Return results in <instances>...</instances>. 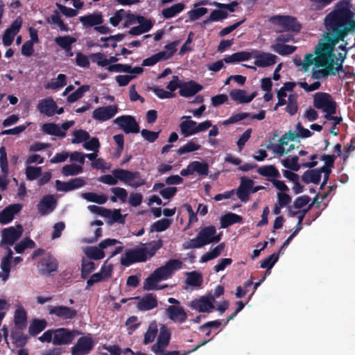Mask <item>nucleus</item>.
Wrapping results in <instances>:
<instances>
[{"instance_id":"58","label":"nucleus","mask_w":355,"mask_h":355,"mask_svg":"<svg viewBox=\"0 0 355 355\" xmlns=\"http://www.w3.org/2000/svg\"><path fill=\"white\" fill-rule=\"evenodd\" d=\"M26 175L28 180H36L42 175V169L40 167L28 166L26 169Z\"/></svg>"},{"instance_id":"14","label":"nucleus","mask_w":355,"mask_h":355,"mask_svg":"<svg viewBox=\"0 0 355 355\" xmlns=\"http://www.w3.org/2000/svg\"><path fill=\"white\" fill-rule=\"evenodd\" d=\"M214 297L201 296L190 302V307L200 313H211L215 308Z\"/></svg>"},{"instance_id":"52","label":"nucleus","mask_w":355,"mask_h":355,"mask_svg":"<svg viewBox=\"0 0 355 355\" xmlns=\"http://www.w3.org/2000/svg\"><path fill=\"white\" fill-rule=\"evenodd\" d=\"M11 261L2 259L0 267L1 269V272H0V278L5 282L8 280L10 272V268H11Z\"/></svg>"},{"instance_id":"4","label":"nucleus","mask_w":355,"mask_h":355,"mask_svg":"<svg viewBox=\"0 0 355 355\" xmlns=\"http://www.w3.org/2000/svg\"><path fill=\"white\" fill-rule=\"evenodd\" d=\"M147 261V248L146 246L139 248L128 250L124 256L121 258L122 266H130L135 263Z\"/></svg>"},{"instance_id":"17","label":"nucleus","mask_w":355,"mask_h":355,"mask_svg":"<svg viewBox=\"0 0 355 355\" xmlns=\"http://www.w3.org/2000/svg\"><path fill=\"white\" fill-rule=\"evenodd\" d=\"M117 112L116 105L103 106L95 109L92 112V117L99 121H105L114 117Z\"/></svg>"},{"instance_id":"26","label":"nucleus","mask_w":355,"mask_h":355,"mask_svg":"<svg viewBox=\"0 0 355 355\" xmlns=\"http://www.w3.org/2000/svg\"><path fill=\"white\" fill-rule=\"evenodd\" d=\"M257 93L253 92L250 95L247 96L246 92L243 89H235L230 92V98L240 103H248L251 102L256 96Z\"/></svg>"},{"instance_id":"35","label":"nucleus","mask_w":355,"mask_h":355,"mask_svg":"<svg viewBox=\"0 0 355 355\" xmlns=\"http://www.w3.org/2000/svg\"><path fill=\"white\" fill-rule=\"evenodd\" d=\"M158 332L157 324L155 321L150 322L148 325L147 331L144 334L143 340L144 345H148L155 340Z\"/></svg>"},{"instance_id":"31","label":"nucleus","mask_w":355,"mask_h":355,"mask_svg":"<svg viewBox=\"0 0 355 355\" xmlns=\"http://www.w3.org/2000/svg\"><path fill=\"white\" fill-rule=\"evenodd\" d=\"M14 322L17 328L24 329L27 325V315L23 307L16 309L14 315Z\"/></svg>"},{"instance_id":"46","label":"nucleus","mask_w":355,"mask_h":355,"mask_svg":"<svg viewBox=\"0 0 355 355\" xmlns=\"http://www.w3.org/2000/svg\"><path fill=\"white\" fill-rule=\"evenodd\" d=\"M35 247V243L29 237H26L15 245V250L17 253L21 254L23 253L26 249H32Z\"/></svg>"},{"instance_id":"13","label":"nucleus","mask_w":355,"mask_h":355,"mask_svg":"<svg viewBox=\"0 0 355 355\" xmlns=\"http://www.w3.org/2000/svg\"><path fill=\"white\" fill-rule=\"evenodd\" d=\"M171 336L170 330L165 325L162 326L159 329L157 342L152 345L151 350L156 354L164 353L165 349L169 344Z\"/></svg>"},{"instance_id":"10","label":"nucleus","mask_w":355,"mask_h":355,"mask_svg":"<svg viewBox=\"0 0 355 355\" xmlns=\"http://www.w3.org/2000/svg\"><path fill=\"white\" fill-rule=\"evenodd\" d=\"M23 229L21 225H17L16 228L14 227L4 228L2 230V239L0 242V246L12 245L20 238Z\"/></svg>"},{"instance_id":"61","label":"nucleus","mask_w":355,"mask_h":355,"mask_svg":"<svg viewBox=\"0 0 355 355\" xmlns=\"http://www.w3.org/2000/svg\"><path fill=\"white\" fill-rule=\"evenodd\" d=\"M207 11V8L203 7L191 10L188 12L190 21L197 20L205 15Z\"/></svg>"},{"instance_id":"55","label":"nucleus","mask_w":355,"mask_h":355,"mask_svg":"<svg viewBox=\"0 0 355 355\" xmlns=\"http://www.w3.org/2000/svg\"><path fill=\"white\" fill-rule=\"evenodd\" d=\"M159 282V281L157 279V277L154 275V272H153L145 279L144 283V289L146 291L157 289V283Z\"/></svg>"},{"instance_id":"48","label":"nucleus","mask_w":355,"mask_h":355,"mask_svg":"<svg viewBox=\"0 0 355 355\" xmlns=\"http://www.w3.org/2000/svg\"><path fill=\"white\" fill-rule=\"evenodd\" d=\"M171 224V220L168 218H162L155 222L150 226V232H163L167 230Z\"/></svg>"},{"instance_id":"15","label":"nucleus","mask_w":355,"mask_h":355,"mask_svg":"<svg viewBox=\"0 0 355 355\" xmlns=\"http://www.w3.org/2000/svg\"><path fill=\"white\" fill-rule=\"evenodd\" d=\"M313 106L316 109L324 111L333 107H337V105L331 94L319 92L313 95Z\"/></svg>"},{"instance_id":"9","label":"nucleus","mask_w":355,"mask_h":355,"mask_svg":"<svg viewBox=\"0 0 355 355\" xmlns=\"http://www.w3.org/2000/svg\"><path fill=\"white\" fill-rule=\"evenodd\" d=\"M37 267L41 275H50L58 270V261L51 254H45L39 261Z\"/></svg>"},{"instance_id":"33","label":"nucleus","mask_w":355,"mask_h":355,"mask_svg":"<svg viewBox=\"0 0 355 355\" xmlns=\"http://www.w3.org/2000/svg\"><path fill=\"white\" fill-rule=\"evenodd\" d=\"M185 8L183 3H178L166 8L162 10V15L164 19H170L180 13Z\"/></svg>"},{"instance_id":"63","label":"nucleus","mask_w":355,"mask_h":355,"mask_svg":"<svg viewBox=\"0 0 355 355\" xmlns=\"http://www.w3.org/2000/svg\"><path fill=\"white\" fill-rule=\"evenodd\" d=\"M126 12L123 9L117 10L114 16L109 19L110 23L114 27L117 26L121 20L125 17Z\"/></svg>"},{"instance_id":"38","label":"nucleus","mask_w":355,"mask_h":355,"mask_svg":"<svg viewBox=\"0 0 355 355\" xmlns=\"http://www.w3.org/2000/svg\"><path fill=\"white\" fill-rule=\"evenodd\" d=\"M191 163L192 173H197L200 176H207L209 173V165L206 162L193 161Z\"/></svg>"},{"instance_id":"22","label":"nucleus","mask_w":355,"mask_h":355,"mask_svg":"<svg viewBox=\"0 0 355 355\" xmlns=\"http://www.w3.org/2000/svg\"><path fill=\"white\" fill-rule=\"evenodd\" d=\"M272 19L277 20L279 24L283 26L288 31L299 32L301 30L302 26L295 17L277 15L273 17Z\"/></svg>"},{"instance_id":"20","label":"nucleus","mask_w":355,"mask_h":355,"mask_svg":"<svg viewBox=\"0 0 355 355\" xmlns=\"http://www.w3.org/2000/svg\"><path fill=\"white\" fill-rule=\"evenodd\" d=\"M57 200L53 195L44 196L37 205L38 212L42 216L48 215L55 208Z\"/></svg>"},{"instance_id":"18","label":"nucleus","mask_w":355,"mask_h":355,"mask_svg":"<svg viewBox=\"0 0 355 355\" xmlns=\"http://www.w3.org/2000/svg\"><path fill=\"white\" fill-rule=\"evenodd\" d=\"M255 58L254 64L259 67H266L273 65L276 63L277 56L270 53L259 52L254 51L252 55Z\"/></svg>"},{"instance_id":"1","label":"nucleus","mask_w":355,"mask_h":355,"mask_svg":"<svg viewBox=\"0 0 355 355\" xmlns=\"http://www.w3.org/2000/svg\"><path fill=\"white\" fill-rule=\"evenodd\" d=\"M354 15L348 7L337 8L327 14L324 20L327 31L325 37L336 42L343 41L350 33L349 19L354 17Z\"/></svg>"},{"instance_id":"44","label":"nucleus","mask_w":355,"mask_h":355,"mask_svg":"<svg viewBox=\"0 0 355 355\" xmlns=\"http://www.w3.org/2000/svg\"><path fill=\"white\" fill-rule=\"evenodd\" d=\"M298 156L295 155L292 157L291 158L287 157L282 160V164L285 168L289 170H291L293 171H298L300 169V168L302 167V165H300L298 163Z\"/></svg>"},{"instance_id":"50","label":"nucleus","mask_w":355,"mask_h":355,"mask_svg":"<svg viewBox=\"0 0 355 355\" xmlns=\"http://www.w3.org/2000/svg\"><path fill=\"white\" fill-rule=\"evenodd\" d=\"M74 138L71 140L72 144H80L85 142L89 139L90 135L88 132L85 130H78L73 132Z\"/></svg>"},{"instance_id":"34","label":"nucleus","mask_w":355,"mask_h":355,"mask_svg":"<svg viewBox=\"0 0 355 355\" xmlns=\"http://www.w3.org/2000/svg\"><path fill=\"white\" fill-rule=\"evenodd\" d=\"M42 130L49 135L57 136L60 137H64L66 136L65 132L62 131L58 125L54 123H44L42 127Z\"/></svg>"},{"instance_id":"49","label":"nucleus","mask_w":355,"mask_h":355,"mask_svg":"<svg viewBox=\"0 0 355 355\" xmlns=\"http://www.w3.org/2000/svg\"><path fill=\"white\" fill-rule=\"evenodd\" d=\"M297 47L295 46L284 44H277L273 46L274 51L281 55H288L292 54Z\"/></svg>"},{"instance_id":"2","label":"nucleus","mask_w":355,"mask_h":355,"mask_svg":"<svg viewBox=\"0 0 355 355\" xmlns=\"http://www.w3.org/2000/svg\"><path fill=\"white\" fill-rule=\"evenodd\" d=\"M338 42H336L331 38H326L320 40L318 44L315 47L314 53L316 57L315 67H328L331 63H335L336 59L334 53L335 46Z\"/></svg>"},{"instance_id":"16","label":"nucleus","mask_w":355,"mask_h":355,"mask_svg":"<svg viewBox=\"0 0 355 355\" xmlns=\"http://www.w3.org/2000/svg\"><path fill=\"white\" fill-rule=\"evenodd\" d=\"M49 313L62 320H71L76 317L78 312L73 308L60 305L49 306Z\"/></svg>"},{"instance_id":"40","label":"nucleus","mask_w":355,"mask_h":355,"mask_svg":"<svg viewBox=\"0 0 355 355\" xmlns=\"http://www.w3.org/2000/svg\"><path fill=\"white\" fill-rule=\"evenodd\" d=\"M202 276L200 273L196 271H192L187 273L186 283L193 287H198L202 284Z\"/></svg>"},{"instance_id":"5","label":"nucleus","mask_w":355,"mask_h":355,"mask_svg":"<svg viewBox=\"0 0 355 355\" xmlns=\"http://www.w3.org/2000/svg\"><path fill=\"white\" fill-rule=\"evenodd\" d=\"M82 333L77 329L70 330L61 327L53 331V343L56 345H69Z\"/></svg>"},{"instance_id":"57","label":"nucleus","mask_w":355,"mask_h":355,"mask_svg":"<svg viewBox=\"0 0 355 355\" xmlns=\"http://www.w3.org/2000/svg\"><path fill=\"white\" fill-rule=\"evenodd\" d=\"M89 58L92 62L96 63L98 66L106 67L108 65L107 57L102 53H92Z\"/></svg>"},{"instance_id":"64","label":"nucleus","mask_w":355,"mask_h":355,"mask_svg":"<svg viewBox=\"0 0 355 355\" xmlns=\"http://www.w3.org/2000/svg\"><path fill=\"white\" fill-rule=\"evenodd\" d=\"M228 13L222 9L214 10L210 14V19L213 21H218L226 19Z\"/></svg>"},{"instance_id":"53","label":"nucleus","mask_w":355,"mask_h":355,"mask_svg":"<svg viewBox=\"0 0 355 355\" xmlns=\"http://www.w3.org/2000/svg\"><path fill=\"white\" fill-rule=\"evenodd\" d=\"M200 148V146L194 143L193 141H190L185 145L181 146L178 150L177 153L180 155L191 153L198 150Z\"/></svg>"},{"instance_id":"24","label":"nucleus","mask_w":355,"mask_h":355,"mask_svg":"<svg viewBox=\"0 0 355 355\" xmlns=\"http://www.w3.org/2000/svg\"><path fill=\"white\" fill-rule=\"evenodd\" d=\"M202 89V86L195 81L184 83L180 86L179 94L183 97H191Z\"/></svg>"},{"instance_id":"32","label":"nucleus","mask_w":355,"mask_h":355,"mask_svg":"<svg viewBox=\"0 0 355 355\" xmlns=\"http://www.w3.org/2000/svg\"><path fill=\"white\" fill-rule=\"evenodd\" d=\"M251 57L252 53L248 51H239L226 56L223 60L227 64H231L237 62L247 61L250 60Z\"/></svg>"},{"instance_id":"62","label":"nucleus","mask_w":355,"mask_h":355,"mask_svg":"<svg viewBox=\"0 0 355 355\" xmlns=\"http://www.w3.org/2000/svg\"><path fill=\"white\" fill-rule=\"evenodd\" d=\"M76 64L80 67L84 69L89 68V60L87 56L82 53L81 52L76 53Z\"/></svg>"},{"instance_id":"25","label":"nucleus","mask_w":355,"mask_h":355,"mask_svg":"<svg viewBox=\"0 0 355 355\" xmlns=\"http://www.w3.org/2000/svg\"><path fill=\"white\" fill-rule=\"evenodd\" d=\"M79 21L83 24V26L90 28L103 24V19L101 12H96L80 17Z\"/></svg>"},{"instance_id":"30","label":"nucleus","mask_w":355,"mask_h":355,"mask_svg":"<svg viewBox=\"0 0 355 355\" xmlns=\"http://www.w3.org/2000/svg\"><path fill=\"white\" fill-rule=\"evenodd\" d=\"M243 222V217L234 213H227L220 218L221 228H227L232 225Z\"/></svg>"},{"instance_id":"12","label":"nucleus","mask_w":355,"mask_h":355,"mask_svg":"<svg viewBox=\"0 0 355 355\" xmlns=\"http://www.w3.org/2000/svg\"><path fill=\"white\" fill-rule=\"evenodd\" d=\"M114 122L126 134L139 132V125L132 116L122 115L115 119Z\"/></svg>"},{"instance_id":"54","label":"nucleus","mask_w":355,"mask_h":355,"mask_svg":"<svg viewBox=\"0 0 355 355\" xmlns=\"http://www.w3.org/2000/svg\"><path fill=\"white\" fill-rule=\"evenodd\" d=\"M148 245V247H146L147 248V259L155 255L156 252L162 247L163 243L161 239H158L149 243Z\"/></svg>"},{"instance_id":"6","label":"nucleus","mask_w":355,"mask_h":355,"mask_svg":"<svg viewBox=\"0 0 355 355\" xmlns=\"http://www.w3.org/2000/svg\"><path fill=\"white\" fill-rule=\"evenodd\" d=\"M112 173L113 175L117 178V180H119L125 183H128L130 181L138 179L137 181L131 184V186L134 188L141 187L145 184V180L141 178L139 171H130L122 168H116L114 169Z\"/></svg>"},{"instance_id":"29","label":"nucleus","mask_w":355,"mask_h":355,"mask_svg":"<svg viewBox=\"0 0 355 355\" xmlns=\"http://www.w3.org/2000/svg\"><path fill=\"white\" fill-rule=\"evenodd\" d=\"M321 180L320 168L306 171L302 175V181L305 184H319Z\"/></svg>"},{"instance_id":"23","label":"nucleus","mask_w":355,"mask_h":355,"mask_svg":"<svg viewBox=\"0 0 355 355\" xmlns=\"http://www.w3.org/2000/svg\"><path fill=\"white\" fill-rule=\"evenodd\" d=\"M37 108L41 114L52 116L55 114L58 105L52 98H46L39 102Z\"/></svg>"},{"instance_id":"47","label":"nucleus","mask_w":355,"mask_h":355,"mask_svg":"<svg viewBox=\"0 0 355 355\" xmlns=\"http://www.w3.org/2000/svg\"><path fill=\"white\" fill-rule=\"evenodd\" d=\"M83 172V167L75 164H67L62 167V173L64 176L76 175Z\"/></svg>"},{"instance_id":"59","label":"nucleus","mask_w":355,"mask_h":355,"mask_svg":"<svg viewBox=\"0 0 355 355\" xmlns=\"http://www.w3.org/2000/svg\"><path fill=\"white\" fill-rule=\"evenodd\" d=\"M0 167L3 174L7 175L8 173V165L6 148L4 146H1L0 148Z\"/></svg>"},{"instance_id":"36","label":"nucleus","mask_w":355,"mask_h":355,"mask_svg":"<svg viewBox=\"0 0 355 355\" xmlns=\"http://www.w3.org/2000/svg\"><path fill=\"white\" fill-rule=\"evenodd\" d=\"M47 325V322L44 319H34L31 323L28 332L31 336H36L42 331Z\"/></svg>"},{"instance_id":"27","label":"nucleus","mask_w":355,"mask_h":355,"mask_svg":"<svg viewBox=\"0 0 355 355\" xmlns=\"http://www.w3.org/2000/svg\"><path fill=\"white\" fill-rule=\"evenodd\" d=\"M157 306V299L152 293L146 294L137 304V308L141 311H149Z\"/></svg>"},{"instance_id":"19","label":"nucleus","mask_w":355,"mask_h":355,"mask_svg":"<svg viewBox=\"0 0 355 355\" xmlns=\"http://www.w3.org/2000/svg\"><path fill=\"white\" fill-rule=\"evenodd\" d=\"M22 209V205L19 203L11 204L6 207L0 212V223L6 225L10 223L14 216L19 213Z\"/></svg>"},{"instance_id":"41","label":"nucleus","mask_w":355,"mask_h":355,"mask_svg":"<svg viewBox=\"0 0 355 355\" xmlns=\"http://www.w3.org/2000/svg\"><path fill=\"white\" fill-rule=\"evenodd\" d=\"M76 42V39L70 35L58 36L55 38V42L62 49H69L72 46V44Z\"/></svg>"},{"instance_id":"3","label":"nucleus","mask_w":355,"mask_h":355,"mask_svg":"<svg viewBox=\"0 0 355 355\" xmlns=\"http://www.w3.org/2000/svg\"><path fill=\"white\" fill-rule=\"evenodd\" d=\"M221 236L222 233L217 234L214 225L205 226L200 228L195 238L184 243V248H200L210 243H217L221 240Z\"/></svg>"},{"instance_id":"37","label":"nucleus","mask_w":355,"mask_h":355,"mask_svg":"<svg viewBox=\"0 0 355 355\" xmlns=\"http://www.w3.org/2000/svg\"><path fill=\"white\" fill-rule=\"evenodd\" d=\"M257 171L262 176L273 178V179L279 178L281 176L279 171L273 165L261 166L258 168Z\"/></svg>"},{"instance_id":"11","label":"nucleus","mask_w":355,"mask_h":355,"mask_svg":"<svg viewBox=\"0 0 355 355\" xmlns=\"http://www.w3.org/2000/svg\"><path fill=\"white\" fill-rule=\"evenodd\" d=\"M95 343L90 336H82L71 347V355H87L93 349Z\"/></svg>"},{"instance_id":"39","label":"nucleus","mask_w":355,"mask_h":355,"mask_svg":"<svg viewBox=\"0 0 355 355\" xmlns=\"http://www.w3.org/2000/svg\"><path fill=\"white\" fill-rule=\"evenodd\" d=\"M46 21L49 24L58 25L62 31H69L68 26L62 20L61 16L58 10H55L53 14L46 19Z\"/></svg>"},{"instance_id":"45","label":"nucleus","mask_w":355,"mask_h":355,"mask_svg":"<svg viewBox=\"0 0 355 355\" xmlns=\"http://www.w3.org/2000/svg\"><path fill=\"white\" fill-rule=\"evenodd\" d=\"M96 269L95 263L92 261H87L85 259L82 260L81 264V278L87 279V277Z\"/></svg>"},{"instance_id":"28","label":"nucleus","mask_w":355,"mask_h":355,"mask_svg":"<svg viewBox=\"0 0 355 355\" xmlns=\"http://www.w3.org/2000/svg\"><path fill=\"white\" fill-rule=\"evenodd\" d=\"M190 118L189 116H183L182 119H187V120L182 121L180 124L181 134L185 137L195 135V128L197 123L193 120H188Z\"/></svg>"},{"instance_id":"56","label":"nucleus","mask_w":355,"mask_h":355,"mask_svg":"<svg viewBox=\"0 0 355 355\" xmlns=\"http://www.w3.org/2000/svg\"><path fill=\"white\" fill-rule=\"evenodd\" d=\"M286 112H287L290 115L293 116L295 114L298 110V106L297 103L296 97L294 95H289L288 96V102L285 108Z\"/></svg>"},{"instance_id":"60","label":"nucleus","mask_w":355,"mask_h":355,"mask_svg":"<svg viewBox=\"0 0 355 355\" xmlns=\"http://www.w3.org/2000/svg\"><path fill=\"white\" fill-rule=\"evenodd\" d=\"M161 130H159L157 132L148 130L147 129H143L141 131V135L142 137L147 141L150 143H153L159 137V133Z\"/></svg>"},{"instance_id":"51","label":"nucleus","mask_w":355,"mask_h":355,"mask_svg":"<svg viewBox=\"0 0 355 355\" xmlns=\"http://www.w3.org/2000/svg\"><path fill=\"white\" fill-rule=\"evenodd\" d=\"M279 259V253H273L266 259H263L261 262L260 267L262 268L267 269V272H269V270H271L274 266L275 263Z\"/></svg>"},{"instance_id":"7","label":"nucleus","mask_w":355,"mask_h":355,"mask_svg":"<svg viewBox=\"0 0 355 355\" xmlns=\"http://www.w3.org/2000/svg\"><path fill=\"white\" fill-rule=\"evenodd\" d=\"M117 243H121V242L114 239H106L98 244V247L91 246L87 248L85 250V254L90 259L100 260L105 257L103 249Z\"/></svg>"},{"instance_id":"21","label":"nucleus","mask_w":355,"mask_h":355,"mask_svg":"<svg viewBox=\"0 0 355 355\" xmlns=\"http://www.w3.org/2000/svg\"><path fill=\"white\" fill-rule=\"evenodd\" d=\"M166 314L174 322L184 323L187 319V314L181 306L170 305L166 309Z\"/></svg>"},{"instance_id":"8","label":"nucleus","mask_w":355,"mask_h":355,"mask_svg":"<svg viewBox=\"0 0 355 355\" xmlns=\"http://www.w3.org/2000/svg\"><path fill=\"white\" fill-rule=\"evenodd\" d=\"M182 262L179 259H170L165 265L157 268L153 272L154 275L160 282L168 279L173 272L182 268Z\"/></svg>"},{"instance_id":"42","label":"nucleus","mask_w":355,"mask_h":355,"mask_svg":"<svg viewBox=\"0 0 355 355\" xmlns=\"http://www.w3.org/2000/svg\"><path fill=\"white\" fill-rule=\"evenodd\" d=\"M82 196L89 202H96L100 205L105 203L107 200V198L105 195H98L94 192L83 193Z\"/></svg>"},{"instance_id":"43","label":"nucleus","mask_w":355,"mask_h":355,"mask_svg":"<svg viewBox=\"0 0 355 355\" xmlns=\"http://www.w3.org/2000/svg\"><path fill=\"white\" fill-rule=\"evenodd\" d=\"M90 89V86L88 85H83L78 87L74 92L69 94L67 97V102L71 103L77 101L81 98L84 94L88 92Z\"/></svg>"}]
</instances>
